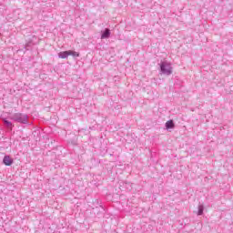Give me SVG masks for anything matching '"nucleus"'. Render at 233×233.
Returning a JSON list of instances; mask_svg holds the SVG:
<instances>
[{
    "label": "nucleus",
    "instance_id": "1",
    "mask_svg": "<svg viewBox=\"0 0 233 233\" xmlns=\"http://www.w3.org/2000/svg\"><path fill=\"white\" fill-rule=\"evenodd\" d=\"M69 56H72L73 57H79V53L73 50L62 51L58 53V57L60 59H66Z\"/></svg>",
    "mask_w": 233,
    "mask_h": 233
},
{
    "label": "nucleus",
    "instance_id": "2",
    "mask_svg": "<svg viewBox=\"0 0 233 233\" xmlns=\"http://www.w3.org/2000/svg\"><path fill=\"white\" fill-rule=\"evenodd\" d=\"M160 68L163 74H167V76H170V74H172V67L170 66V64L162 63Z\"/></svg>",
    "mask_w": 233,
    "mask_h": 233
},
{
    "label": "nucleus",
    "instance_id": "3",
    "mask_svg": "<svg viewBox=\"0 0 233 233\" xmlns=\"http://www.w3.org/2000/svg\"><path fill=\"white\" fill-rule=\"evenodd\" d=\"M3 163L5 165V167H10L14 163V159L9 156H5L3 159Z\"/></svg>",
    "mask_w": 233,
    "mask_h": 233
},
{
    "label": "nucleus",
    "instance_id": "4",
    "mask_svg": "<svg viewBox=\"0 0 233 233\" xmlns=\"http://www.w3.org/2000/svg\"><path fill=\"white\" fill-rule=\"evenodd\" d=\"M108 37H110V29H106L102 34L101 39H106Z\"/></svg>",
    "mask_w": 233,
    "mask_h": 233
},
{
    "label": "nucleus",
    "instance_id": "5",
    "mask_svg": "<svg viewBox=\"0 0 233 233\" xmlns=\"http://www.w3.org/2000/svg\"><path fill=\"white\" fill-rule=\"evenodd\" d=\"M166 128H174V121L169 120L166 123Z\"/></svg>",
    "mask_w": 233,
    "mask_h": 233
},
{
    "label": "nucleus",
    "instance_id": "6",
    "mask_svg": "<svg viewBox=\"0 0 233 233\" xmlns=\"http://www.w3.org/2000/svg\"><path fill=\"white\" fill-rule=\"evenodd\" d=\"M203 214V208L199 207L198 208V216H201Z\"/></svg>",
    "mask_w": 233,
    "mask_h": 233
},
{
    "label": "nucleus",
    "instance_id": "7",
    "mask_svg": "<svg viewBox=\"0 0 233 233\" xmlns=\"http://www.w3.org/2000/svg\"><path fill=\"white\" fill-rule=\"evenodd\" d=\"M18 121H19L20 123H26V119L22 120L21 118H18Z\"/></svg>",
    "mask_w": 233,
    "mask_h": 233
},
{
    "label": "nucleus",
    "instance_id": "8",
    "mask_svg": "<svg viewBox=\"0 0 233 233\" xmlns=\"http://www.w3.org/2000/svg\"><path fill=\"white\" fill-rule=\"evenodd\" d=\"M6 125H8L9 127L12 126V123L8 122V121H5Z\"/></svg>",
    "mask_w": 233,
    "mask_h": 233
}]
</instances>
